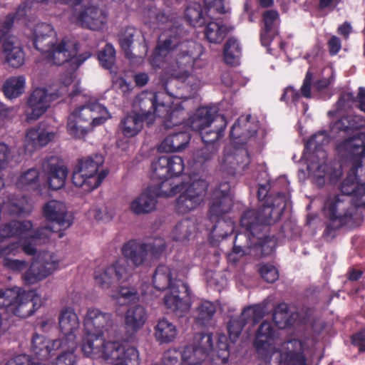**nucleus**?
<instances>
[{
  "mask_svg": "<svg viewBox=\"0 0 365 365\" xmlns=\"http://www.w3.org/2000/svg\"><path fill=\"white\" fill-rule=\"evenodd\" d=\"M336 149L351 167L341 183V195L329 197L325 202L328 221L324 236L330 239L343 227H356L359 220L356 208L365 207V132L344 139Z\"/></svg>",
  "mask_w": 365,
  "mask_h": 365,
  "instance_id": "1",
  "label": "nucleus"
},
{
  "mask_svg": "<svg viewBox=\"0 0 365 365\" xmlns=\"http://www.w3.org/2000/svg\"><path fill=\"white\" fill-rule=\"evenodd\" d=\"M165 240L155 238L148 242L130 240L120 249L123 258H119L96 275V281L102 289H109L120 281L127 280L135 268L144 265L148 254L158 258L165 250Z\"/></svg>",
  "mask_w": 365,
  "mask_h": 365,
  "instance_id": "2",
  "label": "nucleus"
},
{
  "mask_svg": "<svg viewBox=\"0 0 365 365\" xmlns=\"http://www.w3.org/2000/svg\"><path fill=\"white\" fill-rule=\"evenodd\" d=\"M186 31L180 25H172L161 33L156 46L157 55L168 56L174 71H178L176 77L187 76L197 58V45L183 40Z\"/></svg>",
  "mask_w": 365,
  "mask_h": 365,
  "instance_id": "3",
  "label": "nucleus"
},
{
  "mask_svg": "<svg viewBox=\"0 0 365 365\" xmlns=\"http://www.w3.org/2000/svg\"><path fill=\"white\" fill-rule=\"evenodd\" d=\"M153 283L158 290L164 291L170 288V293L164 297L166 307L178 317H182L190 309L189 303L183 299L180 293L187 291L186 286L180 282L173 281L171 272L168 267L160 264L155 269L153 276Z\"/></svg>",
  "mask_w": 365,
  "mask_h": 365,
  "instance_id": "4",
  "label": "nucleus"
},
{
  "mask_svg": "<svg viewBox=\"0 0 365 365\" xmlns=\"http://www.w3.org/2000/svg\"><path fill=\"white\" fill-rule=\"evenodd\" d=\"M38 298L34 292L19 287L0 290V312L20 318L32 315L39 308Z\"/></svg>",
  "mask_w": 365,
  "mask_h": 365,
  "instance_id": "5",
  "label": "nucleus"
},
{
  "mask_svg": "<svg viewBox=\"0 0 365 365\" xmlns=\"http://www.w3.org/2000/svg\"><path fill=\"white\" fill-rule=\"evenodd\" d=\"M287 203V195L278 192L274 199L268 197L255 211L252 210V237L259 232H268L269 227L281 219Z\"/></svg>",
  "mask_w": 365,
  "mask_h": 365,
  "instance_id": "6",
  "label": "nucleus"
},
{
  "mask_svg": "<svg viewBox=\"0 0 365 365\" xmlns=\"http://www.w3.org/2000/svg\"><path fill=\"white\" fill-rule=\"evenodd\" d=\"M184 168L182 158L178 155L161 156L153 163V178L163 181L160 188V195L168 197L179 192L178 186H173L170 183L168 184L170 187V189H165L167 185L165 181L171 177L180 175L184 170Z\"/></svg>",
  "mask_w": 365,
  "mask_h": 365,
  "instance_id": "7",
  "label": "nucleus"
},
{
  "mask_svg": "<svg viewBox=\"0 0 365 365\" xmlns=\"http://www.w3.org/2000/svg\"><path fill=\"white\" fill-rule=\"evenodd\" d=\"M71 82V78L69 77L58 90L48 91L40 88L34 89L27 101L28 107L31 110L27 113V119L35 120L41 116L50 107L51 101L56 100L68 91V86Z\"/></svg>",
  "mask_w": 365,
  "mask_h": 365,
  "instance_id": "8",
  "label": "nucleus"
},
{
  "mask_svg": "<svg viewBox=\"0 0 365 365\" xmlns=\"http://www.w3.org/2000/svg\"><path fill=\"white\" fill-rule=\"evenodd\" d=\"M73 24L90 30L98 31L106 24V12L93 4H77L69 16Z\"/></svg>",
  "mask_w": 365,
  "mask_h": 365,
  "instance_id": "9",
  "label": "nucleus"
},
{
  "mask_svg": "<svg viewBox=\"0 0 365 365\" xmlns=\"http://www.w3.org/2000/svg\"><path fill=\"white\" fill-rule=\"evenodd\" d=\"M164 93L158 92L142 93L137 96L133 103V111L147 121L152 123L155 116H161L169 111V106L163 99Z\"/></svg>",
  "mask_w": 365,
  "mask_h": 365,
  "instance_id": "10",
  "label": "nucleus"
},
{
  "mask_svg": "<svg viewBox=\"0 0 365 365\" xmlns=\"http://www.w3.org/2000/svg\"><path fill=\"white\" fill-rule=\"evenodd\" d=\"M78 43L73 40L63 39L59 43H56L50 51H48L47 57L52 63L61 66L70 62L72 69L78 67L90 56L89 53H85L77 56Z\"/></svg>",
  "mask_w": 365,
  "mask_h": 365,
  "instance_id": "11",
  "label": "nucleus"
},
{
  "mask_svg": "<svg viewBox=\"0 0 365 365\" xmlns=\"http://www.w3.org/2000/svg\"><path fill=\"white\" fill-rule=\"evenodd\" d=\"M208 183L205 180H197L190 183L176 199V210L186 214L197 208L207 195Z\"/></svg>",
  "mask_w": 365,
  "mask_h": 365,
  "instance_id": "12",
  "label": "nucleus"
},
{
  "mask_svg": "<svg viewBox=\"0 0 365 365\" xmlns=\"http://www.w3.org/2000/svg\"><path fill=\"white\" fill-rule=\"evenodd\" d=\"M41 168L52 190L61 188L66 182L68 170L63 161L57 156L46 157L41 162Z\"/></svg>",
  "mask_w": 365,
  "mask_h": 365,
  "instance_id": "13",
  "label": "nucleus"
},
{
  "mask_svg": "<svg viewBox=\"0 0 365 365\" xmlns=\"http://www.w3.org/2000/svg\"><path fill=\"white\" fill-rule=\"evenodd\" d=\"M114 327L113 317L110 313L103 312L98 309H88L84 319V330L86 333H96L103 335Z\"/></svg>",
  "mask_w": 365,
  "mask_h": 365,
  "instance_id": "14",
  "label": "nucleus"
},
{
  "mask_svg": "<svg viewBox=\"0 0 365 365\" xmlns=\"http://www.w3.org/2000/svg\"><path fill=\"white\" fill-rule=\"evenodd\" d=\"M232 206L233 195L231 193L230 185L227 182L220 184L212 192L209 210L210 220L229 212Z\"/></svg>",
  "mask_w": 365,
  "mask_h": 365,
  "instance_id": "15",
  "label": "nucleus"
},
{
  "mask_svg": "<svg viewBox=\"0 0 365 365\" xmlns=\"http://www.w3.org/2000/svg\"><path fill=\"white\" fill-rule=\"evenodd\" d=\"M43 215L48 224L60 230L68 228L73 221L71 215L67 212L66 205L57 200H50L43 207Z\"/></svg>",
  "mask_w": 365,
  "mask_h": 365,
  "instance_id": "16",
  "label": "nucleus"
},
{
  "mask_svg": "<svg viewBox=\"0 0 365 365\" xmlns=\"http://www.w3.org/2000/svg\"><path fill=\"white\" fill-rule=\"evenodd\" d=\"M214 351L213 334L211 332L196 333L191 347L184 349V356L192 359L206 360Z\"/></svg>",
  "mask_w": 365,
  "mask_h": 365,
  "instance_id": "17",
  "label": "nucleus"
},
{
  "mask_svg": "<svg viewBox=\"0 0 365 365\" xmlns=\"http://www.w3.org/2000/svg\"><path fill=\"white\" fill-rule=\"evenodd\" d=\"M224 125V116L217 115L212 108L201 107L190 118V125L192 130L202 131L213 124Z\"/></svg>",
  "mask_w": 365,
  "mask_h": 365,
  "instance_id": "18",
  "label": "nucleus"
},
{
  "mask_svg": "<svg viewBox=\"0 0 365 365\" xmlns=\"http://www.w3.org/2000/svg\"><path fill=\"white\" fill-rule=\"evenodd\" d=\"M0 44L5 62L9 66L17 68L24 64L25 53L16 37H9Z\"/></svg>",
  "mask_w": 365,
  "mask_h": 365,
  "instance_id": "19",
  "label": "nucleus"
},
{
  "mask_svg": "<svg viewBox=\"0 0 365 365\" xmlns=\"http://www.w3.org/2000/svg\"><path fill=\"white\" fill-rule=\"evenodd\" d=\"M84 109L80 107L73 110L68 118L67 130L68 133L76 138H83L91 131L93 126L90 118L83 115Z\"/></svg>",
  "mask_w": 365,
  "mask_h": 365,
  "instance_id": "20",
  "label": "nucleus"
},
{
  "mask_svg": "<svg viewBox=\"0 0 365 365\" xmlns=\"http://www.w3.org/2000/svg\"><path fill=\"white\" fill-rule=\"evenodd\" d=\"M56 42V32L50 24L41 23L35 26L34 45L40 52L50 51Z\"/></svg>",
  "mask_w": 365,
  "mask_h": 365,
  "instance_id": "21",
  "label": "nucleus"
},
{
  "mask_svg": "<svg viewBox=\"0 0 365 365\" xmlns=\"http://www.w3.org/2000/svg\"><path fill=\"white\" fill-rule=\"evenodd\" d=\"M157 194L151 189H146L133 199L129 204V210L137 215H147L156 208Z\"/></svg>",
  "mask_w": 365,
  "mask_h": 365,
  "instance_id": "22",
  "label": "nucleus"
},
{
  "mask_svg": "<svg viewBox=\"0 0 365 365\" xmlns=\"http://www.w3.org/2000/svg\"><path fill=\"white\" fill-rule=\"evenodd\" d=\"M53 347L56 351L60 350L56 358L55 365H76L77 357L75 350L77 348V341L71 336L68 339L53 340Z\"/></svg>",
  "mask_w": 365,
  "mask_h": 365,
  "instance_id": "23",
  "label": "nucleus"
},
{
  "mask_svg": "<svg viewBox=\"0 0 365 365\" xmlns=\"http://www.w3.org/2000/svg\"><path fill=\"white\" fill-rule=\"evenodd\" d=\"M285 351L281 354L284 365H307L304 354V344L299 339H291L284 343Z\"/></svg>",
  "mask_w": 365,
  "mask_h": 365,
  "instance_id": "24",
  "label": "nucleus"
},
{
  "mask_svg": "<svg viewBox=\"0 0 365 365\" xmlns=\"http://www.w3.org/2000/svg\"><path fill=\"white\" fill-rule=\"evenodd\" d=\"M103 156L95 154L79 159L76 166L83 173H85V175H88V178L95 180L96 178L98 179L102 177L103 180L107 175L108 172L106 170H102L98 174L97 173L99 168L103 165Z\"/></svg>",
  "mask_w": 365,
  "mask_h": 365,
  "instance_id": "25",
  "label": "nucleus"
},
{
  "mask_svg": "<svg viewBox=\"0 0 365 365\" xmlns=\"http://www.w3.org/2000/svg\"><path fill=\"white\" fill-rule=\"evenodd\" d=\"M250 115L240 118L232 125L230 130V138L233 147L247 146L251 138V126L249 123Z\"/></svg>",
  "mask_w": 365,
  "mask_h": 365,
  "instance_id": "26",
  "label": "nucleus"
},
{
  "mask_svg": "<svg viewBox=\"0 0 365 365\" xmlns=\"http://www.w3.org/2000/svg\"><path fill=\"white\" fill-rule=\"evenodd\" d=\"M58 323L61 332L65 335L61 339H68L72 336L73 340H76L74 332L79 328V320L72 309L66 308L61 311Z\"/></svg>",
  "mask_w": 365,
  "mask_h": 365,
  "instance_id": "27",
  "label": "nucleus"
},
{
  "mask_svg": "<svg viewBox=\"0 0 365 365\" xmlns=\"http://www.w3.org/2000/svg\"><path fill=\"white\" fill-rule=\"evenodd\" d=\"M190 136L187 132H179L168 135L158 146V151L173 153L180 151L187 145Z\"/></svg>",
  "mask_w": 365,
  "mask_h": 365,
  "instance_id": "28",
  "label": "nucleus"
},
{
  "mask_svg": "<svg viewBox=\"0 0 365 365\" xmlns=\"http://www.w3.org/2000/svg\"><path fill=\"white\" fill-rule=\"evenodd\" d=\"M215 221L210 232V243L217 246L220 240L232 235L234 231V223L230 218L213 217Z\"/></svg>",
  "mask_w": 365,
  "mask_h": 365,
  "instance_id": "29",
  "label": "nucleus"
},
{
  "mask_svg": "<svg viewBox=\"0 0 365 365\" xmlns=\"http://www.w3.org/2000/svg\"><path fill=\"white\" fill-rule=\"evenodd\" d=\"M147 314L144 307L135 305L130 307L125 316V324L128 331L132 333L138 331L145 324Z\"/></svg>",
  "mask_w": 365,
  "mask_h": 365,
  "instance_id": "30",
  "label": "nucleus"
},
{
  "mask_svg": "<svg viewBox=\"0 0 365 365\" xmlns=\"http://www.w3.org/2000/svg\"><path fill=\"white\" fill-rule=\"evenodd\" d=\"M53 341H47L43 336L34 334L31 339V351L36 356L41 360H48L54 355L56 348L53 347Z\"/></svg>",
  "mask_w": 365,
  "mask_h": 365,
  "instance_id": "31",
  "label": "nucleus"
},
{
  "mask_svg": "<svg viewBox=\"0 0 365 365\" xmlns=\"http://www.w3.org/2000/svg\"><path fill=\"white\" fill-rule=\"evenodd\" d=\"M276 331L271 323L264 321L259 325L255 336L252 345L259 351L267 349L274 341Z\"/></svg>",
  "mask_w": 365,
  "mask_h": 365,
  "instance_id": "32",
  "label": "nucleus"
},
{
  "mask_svg": "<svg viewBox=\"0 0 365 365\" xmlns=\"http://www.w3.org/2000/svg\"><path fill=\"white\" fill-rule=\"evenodd\" d=\"M136 37H140L139 32L133 27H126L121 31L119 41L125 56L130 61L138 62L143 59V56L140 53H133L130 50L131 44Z\"/></svg>",
  "mask_w": 365,
  "mask_h": 365,
  "instance_id": "33",
  "label": "nucleus"
},
{
  "mask_svg": "<svg viewBox=\"0 0 365 365\" xmlns=\"http://www.w3.org/2000/svg\"><path fill=\"white\" fill-rule=\"evenodd\" d=\"M251 319V306L245 307L241 314L237 317H232L227 322L229 338L235 342L239 338L243 327Z\"/></svg>",
  "mask_w": 365,
  "mask_h": 365,
  "instance_id": "34",
  "label": "nucleus"
},
{
  "mask_svg": "<svg viewBox=\"0 0 365 365\" xmlns=\"http://www.w3.org/2000/svg\"><path fill=\"white\" fill-rule=\"evenodd\" d=\"M33 227V224L29 220L18 221L12 220L4 224L0 228V239L22 236L29 232Z\"/></svg>",
  "mask_w": 365,
  "mask_h": 365,
  "instance_id": "35",
  "label": "nucleus"
},
{
  "mask_svg": "<svg viewBox=\"0 0 365 365\" xmlns=\"http://www.w3.org/2000/svg\"><path fill=\"white\" fill-rule=\"evenodd\" d=\"M104 345L103 335L96 333H86L82 341L81 350L85 356L95 357L101 353Z\"/></svg>",
  "mask_w": 365,
  "mask_h": 365,
  "instance_id": "36",
  "label": "nucleus"
},
{
  "mask_svg": "<svg viewBox=\"0 0 365 365\" xmlns=\"http://www.w3.org/2000/svg\"><path fill=\"white\" fill-rule=\"evenodd\" d=\"M145 119L132 110L125 115L120 122V129L123 134L128 138L136 135L143 128Z\"/></svg>",
  "mask_w": 365,
  "mask_h": 365,
  "instance_id": "37",
  "label": "nucleus"
},
{
  "mask_svg": "<svg viewBox=\"0 0 365 365\" xmlns=\"http://www.w3.org/2000/svg\"><path fill=\"white\" fill-rule=\"evenodd\" d=\"M154 329L155 338L160 344H168L173 341L178 334L176 327L165 319H160Z\"/></svg>",
  "mask_w": 365,
  "mask_h": 365,
  "instance_id": "38",
  "label": "nucleus"
},
{
  "mask_svg": "<svg viewBox=\"0 0 365 365\" xmlns=\"http://www.w3.org/2000/svg\"><path fill=\"white\" fill-rule=\"evenodd\" d=\"M364 126L365 120L360 115H347L336 120L332 126V130L349 133L350 131L361 129Z\"/></svg>",
  "mask_w": 365,
  "mask_h": 365,
  "instance_id": "39",
  "label": "nucleus"
},
{
  "mask_svg": "<svg viewBox=\"0 0 365 365\" xmlns=\"http://www.w3.org/2000/svg\"><path fill=\"white\" fill-rule=\"evenodd\" d=\"M232 29V27L212 21L206 25L204 33L210 43H220Z\"/></svg>",
  "mask_w": 365,
  "mask_h": 365,
  "instance_id": "40",
  "label": "nucleus"
},
{
  "mask_svg": "<svg viewBox=\"0 0 365 365\" xmlns=\"http://www.w3.org/2000/svg\"><path fill=\"white\" fill-rule=\"evenodd\" d=\"M82 107L84 109L83 114L90 118L93 127L103 123L108 118V110L98 103H93Z\"/></svg>",
  "mask_w": 365,
  "mask_h": 365,
  "instance_id": "41",
  "label": "nucleus"
},
{
  "mask_svg": "<svg viewBox=\"0 0 365 365\" xmlns=\"http://www.w3.org/2000/svg\"><path fill=\"white\" fill-rule=\"evenodd\" d=\"M215 312L216 306L213 303L209 301L202 302L195 309V319L200 325H210Z\"/></svg>",
  "mask_w": 365,
  "mask_h": 365,
  "instance_id": "42",
  "label": "nucleus"
},
{
  "mask_svg": "<svg viewBox=\"0 0 365 365\" xmlns=\"http://www.w3.org/2000/svg\"><path fill=\"white\" fill-rule=\"evenodd\" d=\"M196 230L193 221L186 219L179 222L173 231V239L179 242H187L195 234Z\"/></svg>",
  "mask_w": 365,
  "mask_h": 365,
  "instance_id": "43",
  "label": "nucleus"
},
{
  "mask_svg": "<svg viewBox=\"0 0 365 365\" xmlns=\"http://www.w3.org/2000/svg\"><path fill=\"white\" fill-rule=\"evenodd\" d=\"M24 86L25 78L24 76H13L5 81L2 89L6 97L12 99L24 93Z\"/></svg>",
  "mask_w": 365,
  "mask_h": 365,
  "instance_id": "44",
  "label": "nucleus"
},
{
  "mask_svg": "<svg viewBox=\"0 0 365 365\" xmlns=\"http://www.w3.org/2000/svg\"><path fill=\"white\" fill-rule=\"evenodd\" d=\"M84 174L78 168L75 166L72 175V182L75 186L83 187L85 191H91L96 188L102 182V177L93 180Z\"/></svg>",
  "mask_w": 365,
  "mask_h": 365,
  "instance_id": "45",
  "label": "nucleus"
},
{
  "mask_svg": "<svg viewBox=\"0 0 365 365\" xmlns=\"http://www.w3.org/2000/svg\"><path fill=\"white\" fill-rule=\"evenodd\" d=\"M50 273L46 269L43 264L34 260L29 269L24 274L23 278L28 284H34L46 278Z\"/></svg>",
  "mask_w": 365,
  "mask_h": 365,
  "instance_id": "46",
  "label": "nucleus"
},
{
  "mask_svg": "<svg viewBox=\"0 0 365 365\" xmlns=\"http://www.w3.org/2000/svg\"><path fill=\"white\" fill-rule=\"evenodd\" d=\"M272 320L280 329H286L292 325V320L289 313V306L285 302L279 303L272 314Z\"/></svg>",
  "mask_w": 365,
  "mask_h": 365,
  "instance_id": "47",
  "label": "nucleus"
},
{
  "mask_svg": "<svg viewBox=\"0 0 365 365\" xmlns=\"http://www.w3.org/2000/svg\"><path fill=\"white\" fill-rule=\"evenodd\" d=\"M185 17L187 21L193 26H202L205 22L202 7L196 3L192 4L186 8Z\"/></svg>",
  "mask_w": 365,
  "mask_h": 365,
  "instance_id": "48",
  "label": "nucleus"
},
{
  "mask_svg": "<svg viewBox=\"0 0 365 365\" xmlns=\"http://www.w3.org/2000/svg\"><path fill=\"white\" fill-rule=\"evenodd\" d=\"M226 126V121L224 118V125L213 124L209 128L200 131L202 141L205 144H215L217 140L222 136V133Z\"/></svg>",
  "mask_w": 365,
  "mask_h": 365,
  "instance_id": "49",
  "label": "nucleus"
},
{
  "mask_svg": "<svg viewBox=\"0 0 365 365\" xmlns=\"http://www.w3.org/2000/svg\"><path fill=\"white\" fill-rule=\"evenodd\" d=\"M61 231L62 230L57 227L47 223L41 225L35 230L31 235V239L32 241L39 240L41 242H46L54 232H58V237H62L63 234Z\"/></svg>",
  "mask_w": 365,
  "mask_h": 365,
  "instance_id": "50",
  "label": "nucleus"
},
{
  "mask_svg": "<svg viewBox=\"0 0 365 365\" xmlns=\"http://www.w3.org/2000/svg\"><path fill=\"white\" fill-rule=\"evenodd\" d=\"M237 164L232 155V148L227 146L224 149V155L220 164V169L222 172L230 175L235 174L237 169Z\"/></svg>",
  "mask_w": 365,
  "mask_h": 365,
  "instance_id": "51",
  "label": "nucleus"
},
{
  "mask_svg": "<svg viewBox=\"0 0 365 365\" xmlns=\"http://www.w3.org/2000/svg\"><path fill=\"white\" fill-rule=\"evenodd\" d=\"M274 241L269 235H264L262 237H257V242H252V250L259 252L262 256L272 254L274 250Z\"/></svg>",
  "mask_w": 365,
  "mask_h": 365,
  "instance_id": "52",
  "label": "nucleus"
},
{
  "mask_svg": "<svg viewBox=\"0 0 365 365\" xmlns=\"http://www.w3.org/2000/svg\"><path fill=\"white\" fill-rule=\"evenodd\" d=\"M38 172L35 168H31L23 173L19 177L17 185L21 188H36L38 185Z\"/></svg>",
  "mask_w": 365,
  "mask_h": 365,
  "instance_id": "53",
  "label": "nucleus"
},
{
  "mask_svg": "<svg viewBox=\"0 0 365 365\" xmlns=\"http://www.w3.org/2000/svg\"><path fill=\"white\" fill-rule=\"evenodd\" d=\"M240 54V49L235 38H229L224 47V58L227 64L233 65Z\"/></svg>",
  "mask_w": 365,
  "mask_h": 365,
  "instance_id": "54",
  "label": "nucleus"
},
{
  "mask_svg": "<svg viewBox=\"0 0 365 365\" xmlns=\"http://www.w3.org/2000/svg\"><path fill=\"white\" fill-rule=\"evenodd\" d=\"M328 143V137L325 130L312 135L305 143L304 150L314 152L320 150L321 147Z\"/></svg>",
  "mask_w": 365,
  "mask_h": 365,
  "instance_id": "55",
  "label": "nucleus"
},
{
  "mask_svg": "<svg viewBox=\"0 0 365 365\" xmlns=\"http://www.w3.org/2000/svg\"><path fill=\"white\" fill-rule=\"evenodd\" d=\"M123 346L117 341H104L101 353L105 359H111L117 361L122 352Z\"/></svg>",
  "mask_w": 365,
  "mask_h": 365,
  "instance_id": "56",
  "label": "nucleus"
},
{
  "mask_svg": "<svg viewBox=\"0 0 365 365\" xmlns=\"http://www.w3.org/2000/svg\"><path fill=\"white\" fill-rule=\"evenodd\" d=\"M258 272L264 282L270 284L278 280L279 277L277 268L269 263L259 264Z\"/></svg>",
  "mask_w": 365,
  "mask_h": 365,
  "instance_id": "57",
  "label": "nucleus"
},
{
  "mask_svg": "<svg viewBox=\"0 0 365 365\" xmlns=\"http://www.w3.org/2000/svg\"><path fill=\"white\" fill-rule=\"evenodd\" d=\"M232 155L239 168L241 167L242 170L249 169L251 160L247 146L233 147Z\"/></svg>",
  "mask_w": 365,
  "mask_h": 365,
  "instance_id": "58",
  "label": "nucleus"
},
{
  "mask_svg": "<svg viewBox=\"0 0 365 365\" xmlns=\"http://www.w3.org/2000/svg\"><path fill=\"white\" fill-rule=\"evenodd\" d=\"M98 60L101 65L110 68L115 61V51L111 44H106L103 50L98 53Z\"/></svg>",
  "mask_w": 365,
  "mask_h": 365,
  "instance_id": "59",
  "label": "nucleus"
},
{
  "mask_svg": "<svg viewBox=\"0 0 365 365\" xmlns=\"http://www.w3.org/2000/svg\"><path fill=\"white\" fill-rule=\"evenodd\" d=\"M264 29L267 31H277V22L279 21V14L276 10H266L262 14Z\"/></svg>",
  "mask_w": 365,
  "mask_h": 365,
  "instance_id": "60",
  "label": "nucleus"
},
{
  "mask_svg": "<svg viewBox=\"0 0 365 365\" xmlns=\"http://www.w3.org/2000/svg\"><path fill=\"white\" fill-rule=\"evenodd\" d=\"M117 361L123 365H139V356L137 349L134 347H128L126 349L123 348Z\"/></svg>",
  "mask_w": 365,
  "mask_h": 365,
  "instance_id": "61",
  "label": "nucleus"
},
{
  "mask_svg": "<svg viewBox=\"0 0 365 365\" xmlns=\"http://www.w3.org/2000/svg\"><path fill=\"white\" fill-rule=\"evenodd\" d=\"M217 356L222 361V363H226L230 356V349L227 343V338L225 334L219 336L215 349Z\"/></svg>",
  "mask_w": 365,
  "mask_h": 365,
  "instance_id": "62",
  "label": "nucleus"
},
{
  "mask_svg": "<svg viewBox=\"0 0 365 365\" xmlns=\"http://www.w3.org/2000/svg\"><path fill=\"white\" fill-rule=\"evenodd\" d=\"M36 262L43 264L46 269L51 274L58 267V261L55 256L48 252H43L37 256Z\"/></svg>",
  "mask_w": 365,
  "mask_h": 365,
  "instance_id": "63",
  "label": "nucleus"
},
{
  "mask_svg": "<svg viewBox=\"0 0 365 365\" xmlns=\"http://www.w3.org/2000/svg\"><path fill=\"white\" fill-rule=\"evenodd\" d=\"M184 351H180L175 349H170L165 351L162 358L163 365H181L183 361Z\"/></svg>",
  "mask_w": 365,
  "mask_h": 365,
  "instance_id": "64",
  "label": "nucleus"
}]
</instances>
